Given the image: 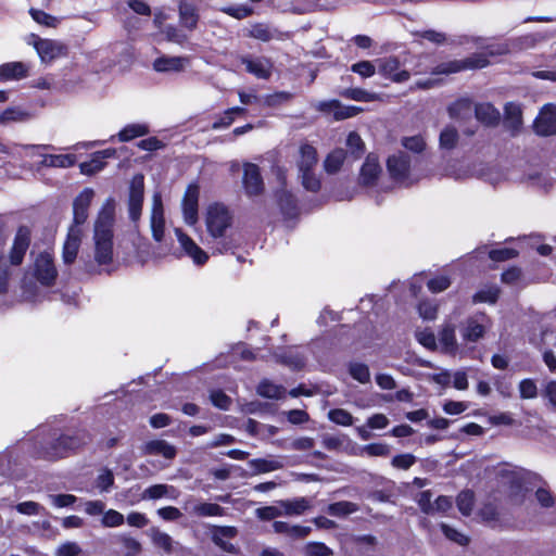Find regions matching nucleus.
<instances>
[{"label": "nucleus", "mask_w": 556, "mask_h": 556, "mask_svg": "<svg viewBox=\"0 0 556 556\" xmlns=\"http://www.w3.org/2000/svg\"><path fill=\"white\" fill-rule=\"evenodd\" d=\"M150 132L149 126L143 123L128 124L119 130L117 138L121 142H127Z\"/></svg>", "instance_id": "35"}, {"label": "nucleus", "mask_w": 556, "mask_h": 556, "mask_svg": "<svg viewBox=\"0 0 556 556\" xmlns=\"http://www.w3.org/2000/svg\"><path fill=\"white\" fill-rule=\"evenodd\" d=\"M445 175L456 180H460L472 176L473 172L468 164L460 161H454L446 167Z\"/></svg>", "instance_id": "43"}, {"label": "nucleus", "mask_w": 556, "mask_h": 556, "mask_svg": "<svg viewBox=\"0 0 556 556\" xmlns=\"http://www.w3.org/2000/svg\"><path fill=\"white\" fill-rule=\"evenodd\" d=\"M500 290L495 286L481 289L473 295L475 303H490L493 304L498 298Z\"/></svg>", "instance_id": "52"}, {"label": "nucleus", "mask_w": 556, "mask_h": 556, "mask_svg": "<svg viewBox=\"0 0 556 556\" xmlns=\"http://www.w3.org/2000/svg\"><path fill=\"white\" fill-rule=\"evenodd\" d=\"M522 112L520 105L516 103H507L505 105V117L504 123L505 126L510 129L513 132L519 130L522 124Z\"/></svg>", "instance_id": "34"}, {"label": "nucleus", "mask_w": 556, "mask_h": 556, "mask_svg": "<svg viewBox=\"0 0 556 556\" xmlns=\"http://www.w3.org/2000/svg\"><path fill=\"white\" fill-rule=\"evenodd\" d=\"M249 466L255 472L264 473L280 469L283 465L279 459L257 458L250 460Z\"/></svg>", "instance_id": "44"}, {"label": "nucleus", "mask_w": 556, "mask_h": 556, "mask_svg": "<svg viewBox=\"0 0 556 556\" xmlns=\"http://www.w3.org/2000/svg\"><path fill=\"white\" fill-rule=\"evenodd\" d=\"M144 452L150 455H162L166 459H172L176 456L175 446L163 440L148 442L144 445Z\"/></svg>", "instance_id": "33"}, {"label": "nucleus", "mask_w": 556, "mask_h": 556, "mask_svg": "<svg viewBox=\"0 0 556 556\" xmlns=\"http://www.w3.org/2000/svg\"><path fill=\"white\" fill-rule=\"evenodd\" d=\"M27 43L35 48L40 61L45 64H50L56 59L66 56L68 52L67 46L62 41L40 38L35 34L29 35Z\"/></svg>", "instance_id": "8"}, {"label": "nucleus", "mask_w": 556, "mask_h": 556, "mask_svg": "<svg viewBox=\"0 0 556 556\" xmlns=\"http://www.w3.org/2000/svg\"><path fill=\"white\" fill-rule=\"evenodd\" d=\"M441 529L448 540L459 545H466L468 543V539L465 534L460 533L458 530L450 527L448 525L442 523Z\"/></svg>", "instance_id": "63"}, {"label": "nucleus", "mask_w": 556, "mask_h": 556, "mask_svg": "<svg viewBox=\"0 0 556 556\" xmlns=\"http://www.w3.org/2000/svg\"><path fill=\"white\" fill-rule=\"evenodd\" d=\"M88 440L89 435L84 431L75 432L73 435L63 434L56 439L43 437L36 442V446L39 445L36 457L47 460L59 459L86 444Z\"/></svg>", "instance_id": "5"}, {"label": "nucleus", "mask_w": 556, "mask_h": 556, "mask_svg": "<svg viewBox=\"0 0 556 556\" xmlns=\"http://www.w3.org/2000/svg\"><path fill=\"white\" fill-rule=\"evenodd\" d=\"M143 191H144V182L142 175H136L131 179L130 190H129V199H128V208L129 216L132 220L139 219L142 210L143 203Z\"/></svg>", "instance_id": "19"}, {"label": "nucleus", "mask_w": 556, "mask_h": 556, "mask_svg": "<svg viewBox=\"0 0 556 556\" xmlns=\"http://www.w3.org/2000/svg\"><path fill=\"white\" fill-rule=\"evenodd\" d=\"M180 250L185 256L192 260L193 264L201 266L208 261V254L201 249L194 240L189 237L181 228L174 229Z\"/></svg>", "instance_id": "11"}, {"label": "nucleus", "mask_w": 556, "mask_h": 556, "mask_svg": "<svg viewBox=\"0 0 556 556\" xmlns=\"http://www.w3.org/2000/svg\"><path fill=\"white\" fill-rule=\"evenodd\" d=\"M415 337L417 341L428 350L433 351L440 349L439 336L435 337L433 331H431L430 329L418 330L416 331Z\"/></svg>", "instance_id": "48"}, {"label": "nucleus", "mask_w": 556, "mask_h": 556, "mask_svg": "<svg viewBox=\"0 0 556 556\" xmlns=\"http://www.w3.org/2000/svg\"><path fill=\"white\" fill-rule=\"evenodd\" d=\"M28 118V114L21 108H8L0 114V124L24 122Z\"/></svg>", "instance_id": "47"}, {"label": "nucleus", "mask_w": 556, "mask_h": 556, "mask_svg": "<svg viewBox=\"0 0 556 556\" xmlns=\"http://www.w3.org/2000/svg\"><path fill=\"white\" fill-rule=\"evenodd\" d=\"M115 154L116 150L113 148H109L93 153L89 161L83 162L79 165L80 173L90 176L102 170L105 167L104 160L114 157Z\"/></svg>", "instance_id": "24"}, {"label": "nucleus", "mask_w": 556, "mask_h": 556, "mask_svg": "<svg viewBox=\"0 0 556 556\" xmlns=\"http://www.w3.org/2000/svg\"><path fill=\"white\" fill-rule=\"evenodd\" d=\"M97 488L100 492H109L114 484V476L111 470L102 469L97 478Z\"/></svg>", "instance_id": "61"}, {"label": "nucleus", "mask_w": 556, "mask_h": 556, "mask_svg": "<svg viewBox=\"0 0 556 556\" xmlns=\"http://www.w3.org/2000/svg\"><path fill=\"white\" fill-rule=\"evenodd\" d=\"M519 394L523 400L535 399L538 395V387L532 379H523L519 383Z\"/></svg>", "instance_id": "58"}, {"label": "nucleus", "mask_w": 556, "mask_h": 556, "mask_svg": "<svg viewBox=\"0 0 556 556\" xmlns=\"http://www.w3.org/2000/svg\"><path fill=\"white\" fill-rule=\"evenodd\" d=\"M29 14L33 20L43 26L55 28L60 24V18L48 14L42 10L30 9Z\"/></svg>", "instance_id": "51"}, {"label": "nucleus", "mask_w": 556, "mask_h": 556, "mask_svg": "<svg viewBox=\"0 0 556 556\" xmlns=\"http://www.w3.org/2000/svg\"><path fill=\"white\" fill-rule=\"evenodd\" d=\"M257 393L263 397L278 400L285 395L286 390L280 384L263 380L257 387Z\"/></svg>", "instance_id": "41"}, {"label": "nucleus", "mask_w": 556, "mask_h": 556, "mask_svg": "<svg viewBox=\"0 0 556 556\" xmlns=\"http://www.w3.org/2000/svg\"><path fill=\"white\" fill-rule=\"evenodd\" d=\"M381 173L378 156L369 154L361 168L359 181L364 186H372Z\"/></svg>", "instance_id": "25"}, {"label": "nucleus", "mask_w": 556, "mask_h": 556, "mask_svg": "<svg viewBox=\"0 0 556 556\" xmlns=\"http://www.w3.org/2000/svg\"><path fill=\"white\" fill-rule=\"evenodd\" d=\"M115 211V199L108 198L93 223L92 255L94 263L99 266L111 265L114 258Z\"/></svg>", "instance_id": "2"}, {"label": "nucleus", "mask_w": 556, "mask_h": 556, "mask_svg": "<svg viewBox=\"0 0 556 556\" xmlns=\"http://www.w3.org/2000/svg\"><path fill=\"white\" fill-rule=\"evenodd\" d=\"M488 324L484 314L468 317L460 323L450 316L439 329L440 351L454 357H465L473 350V344L484 337Z\"/></svg>", "instance_id": "1"}, {"label": "nucleus", "mask_w": 556, "mask_h": 556, "mask_svg": "<svg viewBox=\"0 0 556 556\" xmlns=\"http://www.w3.org/2000/svg\"><path fill=\"white\" fill-rule=\"evenodd\" d=\"M33 275L42 286L49 287L54 282L58 270L50 252L46 251L36 256L33 265Z\"/></svg>", "instance_id": "9"}, {"label": "nucleus", "mask_w": 556, "mask_h": 556, "mask_svg": "<svg viewBox=\"0 0 556 556\" xmlns=\"http://www.w3.org/2000/svg\"><path fill=\"white\" fill-rule=\"evenodd\" d=\"M534 130L541 136H552L556 134V106L545 104L534 121Z\"/></svg>", "instance_id": "20"}, {"label": "nucleus", "mask_w": 556, "mask_h": 556, "mask_svg": "<svg viewBox=\"0 0 556 556\" xmlns=\"http://www.w3.org/2000/svg\"><path fill=\"white\" fill-rule=\"evenodd\" d=\"M527 472L522 469H503L501 476L510 484V500L515 505H521L525 502L528 489L525 485Z\"/></svg>", "instance_id": "10"}, {"label": "nucleus", "mask_w": 556, "mask_h": 556, "mask_svg": "<svg viewBox=\"0 0 556 556\" xmlns=\"http://www.w3.org/2000/svg\"><path fill=\"white\" fill-rule=\"evenodd\" d=\"M343 96L354 101L362 102H372L380 101L382 99L381 94L369 92L367 90L361 88H352L344 91Z\"/></svg>", "instance_id": "45"}, {"label": "nucleus", "mask_w": 556, "mask_h": 556, "mask_svg": "<svg viewBox=\"0 0 556 556\" xmlns=\"http://www.w3.org/2000/svg\"><path fill=\"white\" fill-rule=\"evenodd\" d=\"M200 189L195 184L188 186L184 199H182V214L184 220L187 225L193 226L198 222V202H199Z\"/></svg>", "instance_id": "18"}, {"label": "nucleus", "mask_w": 556, "mask_h": 556, "mask_svg": "<svg viewBox=\"0 0 556 556\" xmlns=\"http://www.w3.org/2000/svg\"><path fill=\"white\" fill-rule=\"evenodd\" d=\"M94 190L92 188H85L81 190L73 201V222L71 226L84 228L88 219V210L94 198Z\"/></svg>", "instance_id": "12"}, {"label": "nucleus", "mask_w": 556, "mask_h": 556, "mask_svg": "<svg viewBox=\"0 0 556 556\" xmlns=\"http://www.w3.org/2000/svg\"><path fill=\"white\" fill-rule=\"evenodd\" d=\"M378 71L383 77L394 83H404L410 77V73L401 68L400 62L394 58L379 60Z\"/></svg>", "instance_id": "23"}, {"label": "nucleus", "mask_w": 556, "mask_h": 556, "mask_svg": "<svg viewBox=\"0 0 556 556\" xmlns=\"http://www.w3.org/2000/svg\"><path fill=\"white\" fill-rule=\"evenodd\" d=\"M388 170L392 178L401 184H412L410 159L403 152L393 154L387 162Z\"/></svg>", "instance_id": "13"}, {"label": "nucleus", "mask_w": 556, "mask_h": 556, "mask_svg": "<svg viewBox=\"0 0 556 556\" xmlns=\"http://www.w3.org/2000/svg\"><path fill=\"white\" fill-rule=\"evenodd\" d=\"M85 236L84 228L77 226H70L66 239L63 244L62 260L66 265H71L75 262L83 238Z\"/></svg>", "instance_id": "14"}, {"label": "nucleus", "mask_w": 556, "mask_h": 556, "mask_svg": "<svg viewBox=\"0 0 556 556\" xmlns=\"http://www.w3.org/2000/svg\"><path fill=\"white\" fill-rule=\"evenodd\" d=\"M317 165L316 149L309 144H303L300 148V159L298 161V168L302 186L312 192H316L320 188V180L315 174L314 169Z\"/></svg>", "instance_id": "6"}, {"label": "nucleus", "mask_w": 556, "mask_h": 556, "mask_svg": "<svg viewBox=\"0 0 556 556\" xmlns=\"http://www.w3.org/2000/svg\"><path fill=\"white\" fill-rule=\"evenodd\" d=\"M345 156L346 154L343 149H336L332 152H330L324 162L325 170L328 174L337 173L341 168L345 160Z\"/></svg>", "instance_id": "42"}, {"label": "nucleus", "mask_w": 556, "mask_h": 556, "mask_svg": "<svg viewBox=\"0 0 556 556\" xmlns=\"http://www.w3.org/2000/svg\"><path fill=\"white\" fill-rule=\"evenodd\" d=\"M30 243V230L21 226L14 237L10 255H0V293L8 291L9 282L15 269L22 264Z\"/></svg>", "instance_id": "4"}, {"label": "nucleus", "mask_w": 556, "mask_h": 556, "mask_svg": "<svg viewBox=\"0 0 556 556\" xmlns=\"http://www.w3.org/2000/svg\"><path fill=\"white\" fill-rule=\"evenodd\" d=\"M303 553L305 556H329L332 551L320 542H309L304 546Z\"/></svg>", "instance_id": "57"}, {"label": "nucleus", "mask_w": 556, "mask_h": 556, "mask_svg": "<svg viewBox=\"0 0 556 556\" xmlns=\"http://www.w3.org/2000/svg\"><path fill=\"white\" fill-rule=\"evenodd\" d=\"M124 521H125V518H124L123 514H121L119 511H117L115 509H109V510L104 511L101 523L103 527H106V528H115V527L122 526L124 523Z\"/></svg>", "instance_id": "56"}, {"label": "nucleus", "mask_w": 556, "mask_h": 556, "mask_svg": "<svg viewBox=\"0 0 556 556\" xmlns=\"http://www.w3.org/2000/svg\"><path fill=\"white\" fill-rule=\"evenodd\" d=\"M328 418L336 425L349 427L354 422V417L343 408H333L328 412Z\"/></svg>", "instance_id": "50"}, {"label": "nucleus", "mask_w": 556, "mask_h": 556, "mask_svg": "<svg viewBox=\"0 0 556 556\" xmlns=\"http://www.w3.org/2000/svg\"><path fill=\"white\" fill-rule=\"evenodd\" d=\"M414 36L418 40L425 39V40L430 41L435 45H442L446 41V36L444 33L437 31L433 29L415 31Z\"/></svg>", "instance_id": "55"}, {"label": "nucleus", "mask_w": 556, "mask_h": 556, "mask_svg": "<svg viewBox=\"0 0 556 556\" xmlns=\"http://www.w3.org/2000/svg\"><path fill=\"white\" fill-rule=\"evenodd\" d=\"M349 372L353 379L361 383H367L370 381V372L368 367L362 363H351L349 366Z\"/></svg>", "instance_id": "53"}, {"label": "nucleus", "mask_w": 556, "mask_h": 556, "mask_svg": "<svg viewBox=\"0 0 556 556\" xmlns=\"http://www.w3.org/2000/svg\"><path fill=\"white\" fill-rule=\"evenodd\" d=\"M428 289L433 293L446 290L451 286V279L445 275L437 276L427 282Z\"/></svg>", "instance_id": "62"}, {"label": "nucleus", "mask_w": 556, "mask_h": 556, "mask_svg": "<svg viewBox=\"0 0 556 556\" xmlns=\"http://www.w3.org/2000/svg\"><path fill=\"white\" fill-rule=\"evenodd\" d=\"M243 188L249 197H255L263 192L264 184L257 165L245 163L243 165Z\"/></svg>", "instance_id": "22"}, {"label": "nucleus", "mask_w": 556, "mask_h": 556, "mask_svg": "<svg viewBox=\"0 0 556 556\" xmlns=\"http://www.w3.org/2000/svg\"><path fill=\"white\" fill-rule=\"evenodd\" d=\"M257 518L262 520H273L277 517L283 516L281 501L276 502L274 505L260 507L255 510Z\"/></svg>", "instance_id": "49"}, {"label": "nucleus", "mask_w": 556, "mask_h": 556, "mask_svg": "<svg viewBox=\"0 0 556 556\" xmlns=\"http://www.w3.org/2000/svg\"><path fill=\"white\" fill-rule=\"evenodd\" d=\"M277 201L282 214L288 217H293L296 214L295 199L287 189H281L276 192Z\"/></svg>", "instance_id": "39"}, {"label": "nucleus", "mask_w": 556, "mask_h": 556, "mask_svg": "<svg viewBox=\"0 0 556 556\" xmlns=\"http://www.w3.org/2000/svg\"><path fill=\"white\" fill-rule=\"evenodd\" d=\"M477 48L483 51L472 54L464 60H452L438 64L432 75H450L466 70L483 68L490 64L489 56H500L509 52L506 41H494L485 38H475Z\"/></svg>", "instance_id": "3"}, {"label": "nucleus", "mask_w": 556, "mask_h": 556, "mask_svg": "<svg viewBox=\"0 0 556 556\" xmlns=\"http://www.w3.org/2000/svg\"><path fill=\"white\" fill-rule=\"evenodd\" d=\"M457 507L463 515H469L473 507V494L470 491H463L457 496Z\"/></svg>", "instance_id": "59"}, {"label": "nucleus", "mask_w": 556, "mask_h": 556, "mask_svg": "<svg viewBox=\"0 0 556 556\" xmlns=\"http://www.w3.org/2000/svg\"><path fill=\"white\" fill-rule=\"evenodd\" d=\"M237 535V529L235 527H213L212 540L213 542L227 553H235L236 547L233 544L228 542V539H232Z\"/></svg>", "instance_id": "26"}, {"label": "nucleus", "mask_w": 556, "mask_h": 556, "mask_svg": "<svg viewBox=\"0 0 556 556\" xmlns=\"http://www.w3.org/2000/svg\"><path fill=\"white\" fill-rule=\"evenodd\" d=\"M535 500L539 505L546 509L551 515L549 522L556 521V498L555 496L546 489L540 488L535 492Z\"/></svg>", "instance_id": "37"}, {"label": "nucleus", "mask_w": 556, "mask_h": 556, "mask_svg": "<svg viewBox=\"0 0 556 556\" xmlns=\"http://www.w3.org/2000/svg\"><path fill=\"white\" fill-rule=\"evenodd\" d=\"M240 61L245 71L258 79H268L273 74L274 64L266 56L243 55Z\"/></svg>", "instance_id": "17"}, {"label": "nucleus", "mask_w": 556, "mask_h": 556, "mask_svg": "<svg viewBox=\"0 0 556 556\" xmlns=\"http://www.w3.org/2000/svg\"><path fill=\"white\" fill-rule=\"evenodd\" d=\"M351 70L364 78L371 77L376 73V66L369 61L355 63Z\"/></svg>", "instance_id": "64"}, {"label": "nucleus", "mask_w": 556, "mask_h": 556, "mask_svg": "<svg viewBox=\"0 0 556 556\" xmlns=\"http://www.w3.org/2000/svg\"><path fill=\"white\" fill-rule=\"evenodd\" d=\"M358 510V506L352 502L342 501L330 504L327 511L331 516L344 517Z\"/></svg>", "instance_id": "46"}, {"label": "nucleus", "mask_w": 556, "mask_h": 556, "mask_svg": "<svg viewBox=\"0 0 556 556\" xmlns=\"http://www.w3.org/2000/svg\"><path fill=\"white\" fill-rule=\"evenodd\" d=\"M205 225L212 238H224L232 225V216L226 206L214 203L206 210Z\"/></svg>", "instance_id": "7"}, {"label": "nucleus", "mask_w": 556, "mask_h": 556, "mask_svg": "<svg viewBox=\"0 0 556 556\" xmlns=\"http://www.w3.org/2000/svg\"><path fill=\"white\" fill-rule=\"evenodd\" d=\"M364 110L355 105H343L338 101V108L336 110L334 119L341 121L353 116H356Z\"/></svg>", "instance_id": "60"}, {"label": "nucleus", "mask_w": 556, "mask_h": 556, "mask_svg": "<svg viewBox=\"0 0 556 556\" xmlns=\"http://www.w3.org/2000/svg\"><path fill=\"white\" fill-rule=\"evenodd\" d=\"M28 67L23 62H9L0 65V80L21 79L27 76Z\"/></svg>", "instance_id": "31"}, {"label": "nucleus", "mask_w": 556, "mask_h": 556, "mask_svg": "<svg viewBox=\"0 0 556 556\" xmlns=\"http://www.w3.org/2000/svg\"><path fill=\"white\" fill-rule=\"evenodd\" d=\"M150 228L153 239L156 242H162L165 236V217L162 197L157 192L152 198Z\"/></svg>", "instance_id": "15"}, {"label": "nucleus", "mask_w": 556, "mask_h": 556, "mask_svg": "<svg viewBox=\"0 0 556 556\" xmlns=\"http://www.w3.org/2000/svg\"><path fill=\"white\" fill-rule=\"evenodd\" d=\"M182 508L189 515L197 517H216L225 514V509L218 504L201 502L193 496H188L184 501Z\"/></svg>", "instance_id": "16"}, {"label": "nucleus", "mask_w": 556, "mask_h": 556, "mask_svg": "<svg viewBox=\"0 0 556 556\" xmlns=\"http://www.w3.org/2000/svg\"><path fill=\"white\" fill-rule=\"evenodd\" d=\"M283 516H301L312 507V501L307 497L281 500Z\"/></svg>", "instance_id": "28"}, {"label": "nucleus", "mask_w": 556, "mask_h": 556, "mask_svg": "<svg viewBox=\"0 0 556 556\" xmlns=\"http://www.w3.org/2000/svg\"><path fill=\"white\" fill-rule=\"evenodd\" d=\"M41 167L68 168L75 165V154H41Z\"/></svg>", "instance_id": "30"}, {"label": "nucleus", "mask_w": 556, "mask_h": 556, "mask_svg": "<svg viewBox=\"0 0 556 556\" xmlns=\"http://www.w3.org/2000/svg\"><path fill=\"white\" fill-rule=\"evenodd\" d=\"M277 361L291 369H301L305 366L306 357L299 349H288L276 355Z\"/></svg>", "instance_id": "29"}, {"label": "nucleus", "mask_w": 556, "mask_h": 556, "mask_svg": "<svg viewBox=\"0 0 556 556\" xmlns=\"http://www.w3.org/2000/svg\"><path fill=\"white\" fill-rule=\"evenodd\" d=\"M459 140V135L454 126H445L439 137L440 149L452 150L456 148Z\"/></svg>", "instance_id": "40"}, {"label": "nucleus", "mask_w": 556, "mask_h": 556, "mask_svg": "<svg viewBox=\"0 0 556 556\" xmlns=\"http://www.w3.org/2000/svg\"><path fill=\"white\" fill-rule=\"evenodd\" d=\"M190 65L189 56L160 55L152 67L157 73H181Z\"/></svg>", "instance_id": "21"}, {"label": "nucleus", "mask_w": 556, "mask_h": 556, "mask_svg": "<svg viewBox=\"0 0 556 556\" xmlns=\"http://www.w3.org/2000/svg\"><path fill=\"white\" fill-rule=\"evenodd\" d=\"M475 114L479 122L486 126L496 125L500 122V112L490 103L476 105Z\"/></svg>", "instance_id": "32"}, {"label": "nucleus", "mask_w": 556, "mask_h": 556, "mask_svg": "<svg viewBox=\"0 0 556 556\" xmlns=\"http://www.w3.org/2000/svg\"><path fill=\"white\" fill-rule=\"evenodd\" d=\"M154 546L162 548L165 553L170 554L174 551V540L166 532L161 531L159 528H151L148 531Z\"/></svg>", "instance_id": "36"}, {"label": "nucleus", "mask_w": 556, "mask_h": 556, "mask_svg": "<svg viewBox=\"0 0 556 556\" xmlns=\"http://www.w3.org/2000/svg\"><path fill=\"white\" fill-rule=\"evenodd\" d=\"M451 118L463 121L469 117L472 113V103L468 99H459L447 108Z\"/></svg>", "instance_id": "38"}, {"label": "nucleus", "mask_w": 556, "mask_h": 556, "mask_svg": "<svg viewBox=\"0 0 556 556\" xmlns=\"http://www.w3.org/2000/svg\"><path fill=\"white\" fill-rule=\"evenodd\" d=\"M178 496L179 491L175 486L168 484H153L147 488L142 493L143 500H177Z\"/></svg>", "instance_id": "27"}, {"label": "nucleus", "mask_w": 556, "mask_h": 556, "mask_svg": "<svg viewBox=\"0 0 556 556\" xmlns=\"http://www.w3.org/2000/svg\"><path fill=\"white\" fill-rule=\"evenodd\" d=\"M402 146L405 149H407L414 153H420L426 148V141L422 136L415 135V136L404 137L402 139Z\"/></svg>", "instance_id": "54"}]
</instances>
